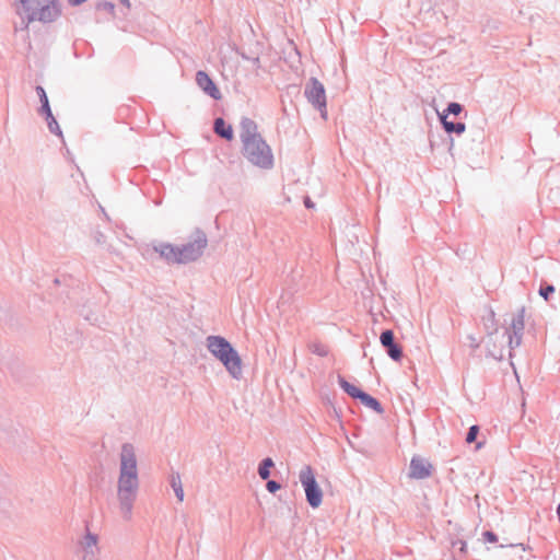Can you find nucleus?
Listing matches in <instances>:
<instances>
[{"mask_svg":"<svg viewBox=\"0 0 560 560\" xmlns=\"http://www.w3.org/2000/svg\"><path fill=\"white\" fill-rule=\"evenodd\" d=\"M212 355L220 361L233 378H241L243 374L242 358L223 337L212 336Z\"/></svg>","mask_w":560,"mask_h":560,"instance_id":"nucleus-4","label":"nucleus"},{"mask_svg":"<svg viewBox=\"0 0 560 560\" xmlns=\"http://www.w3.org/2000/svg\"><path fill=\"white\" fill-rule=\"evenodd\" d=\"M244 155L253 164L269 167L272 164L270 148L261 137L247 138L244 144Z\"/></svg>","mask_w":560,"mask_h":560,"instance_id":"nucleus-5","label":"nucleus"},{"mask_svg":"<svg viewBox=\"0 0 560 560\" xmlns=\"http://www.w3.org/2000/svg\"><path fill=\"white\" fill-rule=\"evenodd\" d=\"M441 121L444 126V129L447 132H456L463 133L465 131V125L463 122H452L447 120V116L445 114L440 115Z\"/></svg>","mask_w":560,"mask_h":560,"instance_id":"nucleus-13","label":"nucleus"},{"mask_svg":"<svg viewBox=\"0 0 560 560\" xmlns=\"http://www.w3.org/2000/svg\"><path fill=\"white\" fill-rule=\"evenodd\" d=\"M339 383L342 389L353 398H360L361 395L363 394V392L360 388L345 380H340Z\"/></svg>","mask_w":560,"mask_h":560,"instance_id":"nucleus-14","label":"nucleus"},{"mask_svg":"<svg viewBox=\"0 0 560 560\" xmlns=\"http://www.w3.org/2000/svg\"><path fill=\"white\" fill-rule=\"evenodd\" d=\"M524 325L523 312L512 318L510 328L513 330L514 336L509 335V345L511 348L521 343V334L524 329Z\"/></svg>","mask_w":560,"mask_h":560,"instance_id":"nucleus-10","label":"nucleus"},{"mask_svg":"<svg viewBox=\"0 0 560 560\" xmlns=\"http://www.w3.org/2000/svg\"><path fill=\"white\" fill-rule=\"evenodd\" d=\"M273 466V462L271 458H266L262 460L261 465L259 466L258 472L261 479L266 480L270 476V468Z\"/></svg>","mask_w":560,"mask_h":560,"instance_id":"nucleus-17","label":"nucleus"},{"mask_svg":"<svg viewBox=\"0 0 560 560\" xmlns=\"http://www.w3.org/2000/svg\"><path fill=\"white\" fill-rule=\"evenodd\" d=\"M47 119L49 120L48 125H49V128L50 130H55L54 127H56V129H58V125H57V121L55 120L54 116L51 115V117H48L47 116Z\"/></svg>","mask_w":560,"mask_h":560,"instance_id":"nucleus-26","label":"nucleus"},{"mask_svg":"<svg viewBox=\"0 0 560 560\" xmlns=\"http://www.w3.org/2000/svg\"><path fill=\"white\" fill-rule=\"evenodd\" d=\"M214 131L221 138L231 141L234 139V132L232 126L226 124L222 118H218L214 121Z\"/></svg>","mask_w":560,"mask_h":560,"instance_id":"nucleus-11","label":"nucleus"},{"mask_svg":"<svg viewBox=\"0 0 560 560\" xmlns=\"http://www.w3.org/2000/svg\"><path fill=\"white\" fill-rule=\"evenodd\" d=\"M242 141H243V144H245V141L247 138H254V137H260L257 132H256V125L254 121L249 120V119H244L242 121Z\"/></svg>","mask_w":560,"mask_h":560,"instance_id":"nucleus-12","label":"nucleus"},{"mask_svg":"<svg viewBox=\"0 0 560 560\" xmlns=\"http://www.w3.org/2000/svg\"><path fill=\"white\" fill-rule=\"evenodd\" d=\"M96 544H97V539L94 535L88 534L84 537L83 545L85 546V548L92 549V548L96 547Z\"/></svg>","mask_w":560,"mask_h":560,"instance_id":"nucleus-21","label":"nucleus"},{"mask_svg":"<svg viewBox=\"0 0 560 560\" xmlns=\"http://www.w3.org/2000/svg\"><path fill=\"white\" fill-rule=\"evenodd\" d=\"M381 343L383 347L387 348L388 355L395 360L399 361L402 357L401 347L394 342V332L392 330H385L381 334Z\"/></svg>","mask_w":560,"mask_h":560,"instance_id":"nucleus-9","label":"nucleus"},{"mask_svg":"<svg viewBox=\"0 0 560 560\" xmlns=\"http://www.w3.org/2000/svg\"><path fill=\"white\" fill-rule=\"evenodd\" d=\"M208 240L206 233H197L191 242L183 246L161 244L154 249L168 264H187L196 260L207 248Z\"/></svg>","mask_w":560,"mask_h":560,"instance_id":"nucleus-2","label":"nucleus"},{"mask_svg":"<svg viewBox=\"0 0 560 560\" xmlns=\"http://www.w3.org/2000/svg\"><path fill=\"white\" fill-rule=\"evenodd\" d=\"M304 203L307 208H314V203L311 201L310 198H305Z\"/></svg>","mask_w":560,"mask_h":560,"instance_id":"nucleus-28","label":"nucleus"},{"mask_svg":"<svg viewBox=\"0 0 560 560\" xmlns=\"http://www.w3.org/2000/svg\"><path fill=\"white\" fill-rule=\"evenodd\" d=\"M300 481L304 487L306 500L312 508H318L322 504L323 492L316 482L313 469L305 466L300 471Z\"/></svg>","mask_w":560,"mask_h":560,"instance_id":"nucleus-6","label":"nucleus"},{"mask_svg":"<svg viewBox=\"0 0 560 560\" xmlns=\"http://www.w3.org/2000/svg\"><path fill=\"white\" fill-rule=\"evenodd\" d=\"M432 471V465L421 458V457H413L410 463V477L415 479H424L428 478L431 475Z\"/></svg>","mask_w":560,"mask_h":560,"instance_id":"nucleus-8","label":"nucleus"},{"mask_svg":"<svg viewBox=\"0 0 560 560\" xmlns=\"http://www.w3.org/2000/svg\"><path fill=\"white\" fill-rule=\"evenodd\" d=\"M267 489L270 491V492H276L277 490L280 489V485L273 480H270L267 482Z\"/></svg>","mask_w":560,"mask_h":560,"instance_id":"nucleus-25","label":"nucleus"},{"mask_svg":"<svg viewBox=\"0 0 560 560\" xmlns=\"http://www.w3.org/2000/svg\"><path fill=\"white\" fill-rule=\"evenodd\" d=\"M479 432V428L478 425H472L470 427L468 433H467V436H466V442L467 443H472L476 441V438H477V434Z\"/></svg>","mask_w":560,"mask_h":560,"instance_id":"nucleus-20","label":"nucleus"},{"mask_svg":"<svg viewBox=\"0 0 560 560\" xmlns=\"http://www.w3.org/2000/svg\"><path fill=\"white\" fill-rule=\"evenodd\" d=\"M482 444L481 443H477L476 447L477 448H481Z\"/></svg>","mask_w":560,"mask_h":560,"instance_id":"nucleus-31","label":"nucleus"},{"mask_svg":"<svg viewBox=\"0 0 560 560\" xmlns=\"http://www.w3.org/2000/svg\"><path fill=\"white\" fill-rule=\"evenodd\" d=\"M36 92L40 98V102H42V108H43V112L48 115V117H51V110H50V106H49V103H48V97L46 95V92L44 90V88L42 86H37L36 88Z\"/></svg>","mask_w":560,"mask_h":560,"instance_id":"nucleus-16","label":"nucleus"},{"mask_svg":"<svg viewBox=\"0 0 560 560\" xmlns=\"http://www.w3.org/2000/svg\"><path fill=\"white\" fill-rule=\"evenodd\" d=\"M307 100L318 107L322 116L326 118V95L324 85L317 80L312 79L305 89Z\"/></svg>","mask_w":560,"mask_h":560,"instance_id":"nucleus-7","label":"nucleus"},{"mask_svg":"<svg viewBox=\"0 0 560 560\" xmlns=\"http://www.w3.org/2000/svg\"><path fill=\"white\" fill-rule=\"evenodd\" d=\"M197 83L200 88H202L205 91H208L210 89V78L208 74L203 71H199L197 73Z\"/></svg>","mask_w":560,"mask_h":560,"instance_id":"nucleus-19","label":"nucleus"},{"mask_svg":"<svg viewBox=\"0 0 560 560\" xmlns=\"http://www.w3.org/2000/svg\"><path fill=\"white\" fill-rule=\"evenodd\" d=\"M483 537L489 542H497L498 541L497 535L494 533H492V532H486L483 534Z\"/></svg>","mask_w":560,"mask_h":560,"instance_id":"nucleus-24","label":"nucleus"},{"mask_svg":"<svg viewBox=\"0 0 560 560\" xmlns=\"http://www.w3.org/2000/svg\"><path fill=\"white\" fill-rule=\"evenodd\" d=\"M359 399L366 407H370V408H372L373 410H375L377 412L382 411L381 404L375 398H373L372 396L365 394L364 392H363V394L361 395V397Z\"/></svg>","mask_w":560,"mask_h":560,"instance_id":"nucleus-15","label":"nucleus"},{"mask_svg":"<svg viewBox=\"0 0 560 560\" xmlns=\"http://www.w3.org/2000/svg\"><path fill=\"white\" fill-rule=\"evenodd\" d=\"M319 354L324 355L326 354V350L318 352Z\"/></svg>","mask_w":560,"mask_h":560,"instance_id":"nucleus-32","label":"nucleus"},{"mask_svg":"<svg viewBox=\"0 0 560 560\" xmlns=\"http://www.w3.org/2000/svg\"><path fill=\"white\" fill-rule=\"evenodd\" d=\"M120 2L126 5L127 8H130V1L129 0H120Z\"/></svg>","mask_w":560,"mask_h":560,"instance_id":"nucleus-30","label":"nucleus"},{"mask_svg":"<svg viewBox=\"0 0 560 560\" xmlns=\"http://www.w3.org/2000/svg\"><path fill=\"white\" fill-rule=\"evenodd\" d=\"M553 292H555V288H553L552 285H548V287H546V288H541V289L539 290L540 295H541L545 300H547V299H548V296H549V294H550V293H553Z\"/></svg>","mask_w":560,"mask_h":560,"instance_id":"nucleus-23","label":"nucleus"},{"mask_svg":"<svg viewBox=\"0 0 560 560\" xmlns=\"http://www.w3.org/2000/svg\"><path fill=\"white\" fill-rule=\"evenodd\" d=\"M462 112V106L458 103H451L447 107V113L458 115Z\"/></svg>","mask_w":560,"mask_h":560,"instance_id":"nucleus-22","label":"nucleus"},{"mask_svg":"<svg viewBox=\"0 0 560 560\" xmlns=\"http://www.w3.org/2000/svg\"><path fill=\"white\" fill-rule=\"evenodd\" d=\"M218 89L215 86L212 85V93H211V96L214 97V98H218L219 95H218Z\"/></svg>","mask_w":560,"mask_h":560,"instance_id":"nucleus-29","label":"nucleus"},{"mask_svg":"<svg viewBox=\"0 0 560 560\" xmlns=\"http://www.w3.org/2000/svg\"><path fill=\"white\" fill-rule=\"evenodd\" d=\"M172 488H173L178 501L182 502L184 500V490L182 487L180 479L178 477L172 478Z\"/></svg>","mask_w":560,"mask_h":560,"instance_id":"nucleus-18","label":"nucleus"},{"mask_svg":"<svg viewBox=\"0 0 560 560\" xmlns=\"http://www.w3.org/2000/svg\"><path fill=\"white\" fill-rule=\"evenodd\" d=\"M459 545H460V548H459V549H460V551H462L463 553H466V552H467V544H466L465 541H462V540H460V541H459Z\"/></svg>","mask_w":560,"mask_h":560,"instance_id":"nucleus-27","label":"nucleus"},{"mask_svg":"<svg viewBox=\"0 0 560 560\" xmlns=\"http://www.w3.org/2000/svg\"><path fill=\"white\" fill-rule=\"evenodd\" d=\"M137 458L133 446L125 444L120 453V469L118 478V498L126 516H130L132 503L138 490Z\"/></svg>","mask_w":560,"mask_h":560,"instance_id":"nucleus-1","label":"nucleus"},{"mask_svg":"<svg viewBox=\"0 0 560 560\" xmlns=\"http://www.w3.org/2000/svg\"><path fill=\"white\" fill-rule=\"evenodd\" d=\"M16 12L27 20V24L34 21L52 22L59 15L56 0H19Z\"/></svg>","mask_w":560,"mask_h":560,"instance_id":"nucleus-3","label":"nucleus"}]
</instances>
